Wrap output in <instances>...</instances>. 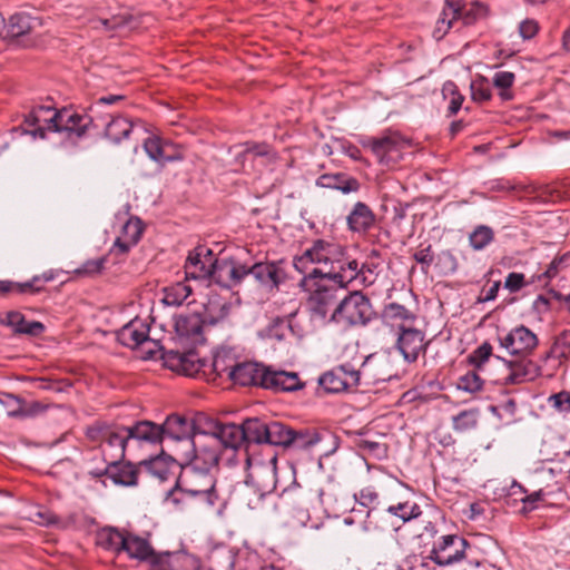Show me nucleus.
Instances as JSON below:
<instances>
[{
    "mask_svg": "<svg viewBox=\"0 0 570 570\" xmlns=\"http://www.w3.org/2000/svg\"><path fill=\"white\" fill-rule=\"evenodd\" d=\"M317 184L322 187L341 190L343 194L355 193L360 189L358 180L344 174L323 175L318 178Z\"/></svg>",
    "mask_w": 570,
    "mask_h": 570,
    "instance_id": "38",
    "label": "nucleus"
},
{
    "mask_svg": "<svg viewBox=\"0 0 570 570\" xmlns=\"http://www.w3.org/2000/svg\"><path fill=\"white\" fill-rule=\"evenodd\" d=\"M220 454L218 440L204 432L195 435L190 448L178 449L176 460L180 465L213 472L218 465Z\"/></svg>",
    "mask_w": 570,
    "mask_h": 570,
    "instance_id": "6",
    "label": "nucleus"
},
{
    "mask_svg": "<svg viewBox=\"0 0 570 570\" xmlns=\"http://www.w3.org/2000/svg\"><path fill=\"white\" fill-rule=\"evenodd\" d=\"M348 228L354 233H366L375 223L372 209L362 202H357L347 218Z\"/></svg>",
    "mask_w": 570,
    "mask_h": 570,
    "instance_id": "30",
    "label": "nucleus"
},
{
    "mask_svg": "<svg viewBox=\"0 0 570 570\" xmlns=\"http://www.w3.org/2000/svg\"><path fill=\"white\" fill-rule=\"evenodd\" d=\"M386 363V358H377L373 355L368 356L363 363L361 370H355L351 364L336 366L318 379L320 386L326 393H340L358 386L361 377H367L374 382L387 381L391 374L376 371V367Z\"/></svg>",
    "mask_w": 570,
    "mask_h": 570,
    "instance_id": "2",
    "label": "nucleus"
},
{
    "mask_svg": "<svg viewBox=\"0 0 570 570\" xmlns=\"http://www.w3.org/2000/svg\"><path fill=\"white\" fill-rule=\"evenodd\" d=\"M268 367L256 362H242L230 372V380L243 386L254 385L264 389Z\"/></svg>",
    "mask_w": 570,
    "mask_h": 570,
    "instance_id": "20",
    "label": "nucleus"
},
{
    "mask_svg": "<svg viewBox=\"0 0 570 570\" xmlns=\"http://www.w3.org/2000/svg\"><path fill=\"white\" fill-rule=\"evenodd\" d=\"M47 409V405L33 401V402H26L22 401L21 403V410L19 417H33L42 413Z\"/></svg>",
    "mask_w": 570,
    "mask_h": 570,
    "instance_id": "62",
    "label": "nucleus"
},
{
    "mask_svg": "<svg viewBox=\"0 0 570 570\" xmlns=\"http://www.w3.org/2000/svg\"><path fill=\"white\" fill-rule=\"evenodd\" d=\"M362 146L370 149L381 165L392 166L403 157V150L409 142L397 132H390L382 137H367Z\"/></svg>",
    "mask_w": 570,
    "mask_h": 570,
    "instance_id": "7",
    "label": "nucleus"
},
{
    "mask_svg": "<svg viewBox=\"0 0 570 570\" xmlns=\"http://www.w3.org/2000/svg\"><path fill=\"white\" fill-rule=\"evenodd\" d=\"M0 403L7 409L9 416L19 417L22 400L10 393L0 394Z\"/></svg>",
    "mask_w": 570,
    "mask_h": 570,
    "instance_id": "57",
    "label": "nucleus"
},
{
    "mask_svg": "<svg viewBox=\"0 0 570 570\" xmlns=\"http://www.w3.org/2000/svg\"><path fill=\"white\" fill-rule=\"evenodd\" d=\"M428 343L424 341V333L420 330L400 325L396 340V348L407 363L415 362L421 354L426 353Z\"/></svg>",
    "mask_w": 570,
    "mask_h": 570,
    "instance_id": "14",
    "label": "nucleus"
},
{
    "mask_svg": "<svg viewBox=\"0 0 570 570\" xmlns=\"http://www.w3.org/2000/svg\"><path fill=\"white\" fill-rule=\"evenodd\" d=\"M0 324L11 327L16 334L38 336L45 331L42 323L38 321L28 322L23 314L18 311H10L0 315Z\"/></svg>",
    "mask_w": 570,
    "mask_h": 570,
    "instance_id": "27",
    "label": "nucleus"
},
{
    "mask_svg": "<svg viewBox=\"0 0 570 570\" xmlns=\"http://www.w3.org/2000/svg\"><path fill=\"white\" fill-rule=\"evenodd\" d=\"M387 512L392 515L399 517L403 521H410L417 518L422 511L416 503L401 502L395 505H390Z\"/></svg>",
    "mask_w": 570,
    "mask_h": 570,
    "instance_id": "50",
    "label": "nucleus"
},
{
    "mask_svg": "<svg viewBox=\"0 0 570 570\" xmlns=\"http://www.w3.org/2000/svg\"><path fill=\"white\" fill-rule=\"evenodd\" d=\"M468 541L455 534L442 535L430 551L429 559L441 567L460 562L465 557Z\"/></svg>",
    "mask_w": 570,
    "mask_h": 570,
    "instance_id": "10",
    "label": "nucleus"
},
{
    "mask_svg": "<svg viewBox=\"0 0 570 570\" xmlns=\"http://www.w3.org/2000/svg\"><path fill=\"white\" fill-rule=\"evenodd\" d=\"M230 153L235 158L234 170L249 173L256 165L265 163V158L269 156V148L267 145L246 144L233 147Z\"/></svg>",
    "mask_w": 570,
    "mask_h": 570,
    "instance_id": "16",
    "label": "nucleus"
},
{
    "mask_svg": "<svg viewBox=\"0 0 570 570\" xmlns=\"http://www.w3.org/2000/svg\"><path fill=\"white\" fill-rule=\"evenodd\" d=\"M246 463L249 469L246 481L261 489L263 493H272L276 488L277 455L271 453L266 462H255L247 455Z\"/></svg>",
    "mask_w": 570,
    "mask_h": 570,
    "instance_id": "12",
    "label": "nucleus"
},
{
    "mask_svg": "<svg viewBox=\"0 0 570 570\" xmlns=\"http://www.w3.org/2000/svg\"><path fill=\"white\" fill-rule=\"evenodd\" d=\"M244 441L253 443H267L268 423L259 419H248L243 425Z\"/></svg>",
    "mask_w": 570,
    "mask_h": 570,
    "instance_id": "42",
    "label": "nucleus"
},
{
    "mask_svg": "<svg viewBox=\"0 0 570 570\" xmlns=\"http://www.w3.org/2000/svg\"><path fill=\"white\" fill-rule=\"evenodd\" d=\"M141 473V468L131 464L130 462L116 461L108 463L105 469L94 470L90 472L94 476L109 478L115 484L122 487H134L138 483V475Z\"/></svg>",
    "mask_w": 570,
    "mask_h": 570,
    "instance_id": "17",
    "label": "nucleus"
},
{
    "mask_svg": "<svg viewBox=\"0 0 570 570\" xmlns=\"http://www.w3.org/2000/svg\"><path fill=\"white\" fill-rule=\"evenodd\" d=\"M383 318L385 322L400 328L401 324L413 322L415 315L401 304L390 303L383 309Z\"/></svg>",
    "mask_w": 570,
    "mask_h": 570,
    "instance_id": "44",
    "label": "nucleus"
},
{
    "mask_svg": "<svg viewBox=\"0 0 570 570\" xmlns=\"http://www.w3.org/2000/svg\"><path fill=\"white\" fill-rule=\"evenodd\" d=\"M295 269L305 275L332 278L341 287H348L363 277V267L344 246L325 239H316L302 255L294 257Z\"/></svg>",
    "mask_w": 570,
    "mask_h": 570,
    "instance_id": "1",
    "label": "nucleus"
},
{
    "mask_svg": "<svg viewBox=\"0 0 570 570\" xmlns=\"http://www.w3.org/2000/svg\"><path fill=\"white\" fill-rule=\"evenodd\" d=\"M528 282H525V277L522 273H509L504 281V288H507L511 293H517L521 288H523Z\"/></svg>",
    "mask_w": 570,
    "mask_h": 570,
    "instance_id": "61",
    "label": "nucleus"
},
{
    "mask_svg": "<svg viewBox=\"0 0 570 570\" xmlns=\"http://www.w3.org/2000/svg\"><path fill=\"white\" fill-rule=\"evenodd\" d=\"M515 76L510 71H498L494 73L492 82L500 90L499 96L502 100H511L512 94L509 89L513 86Z\"/></svg>",
    "mask_w": 570,
    "mask_h": 570,
    "instance_id": "48",
    "label": "nucleus"
},
{
    "mask_svg": "<svg viewBox=\"0 0 570 570\" xmlns=\"http://www.w3.org/2000/svg\"><path fill=\"white\" fill-rule=\"evenodd\" d=\"M237 363L238 362L236 361L235 352L232 347H219L214 353L212 363H209V368H207V371L210 373V381H214L216 377L224 374L230 379V372L235 366H237Z\"/></svg>",
    "mask_w": 570,
    "mask_h": 570,
    "instance_id": "29",
    "label": "nucleus"
},
{
    "mask_svg": "<svg viewBox=\"0 0 570 570\" xmlns=\"http://www.w3.org/2000/svg\"><path fill=\"white\" fill-rule=\"evenodd\" d=\"M374 316L368 297L358 291L344 296L331 313L328 323L336 324L343 330L366 325Z\"/></svg>",
    "mask_w": 570,
    "mask_h": 570,
    "instance_id": "5",
    "label": "nucleus"
},
{
    "mask_svg": "<svg viewBox=\"0 0 570 570\" xmlns=\"http://www.w3.org/2000/svg\"><path fill=\"white\" fill-rule=\"evenodd\" d=\"M479 421V411L475 409L464 410L453 416V429L458 432H466L476 428Z\"/></svg>",
    "mask_w": 570,
    "mask_h": 570,
    "instance_id": "47",
    "label": "nucleus"
},
{
    "mask_svg": "<svg viewBox=\"0 0 570 570\" xmlns=\"http://www.w3.org/2000/svg\"><path fill=\"white\" fill-rule=\"evenodd\" d=\"M175 461L170 458L156 456L140 463L141 472H146L159 481H166L171 475Z\"/></svg>",
    "mask_w": 570,
    "mask_h": 570,
    "instance_id": "35",
    "label": "nucleus"
},
{
    "mask_svg": "<svg viewBox=\"0 0 570 570\" xmlns=\"http://www.w3.org/2000/svg\"><path fill=\"white\" fill-rule=\"evenodd\" d=\"M57 132H67L69 136L81 137L90 122L87 116L79 115L70 109L63 108L56 114Z\"/></svg>",
    "mask_w": 570,
    "mask_h": 570,
    "instance_id": "23",
    "label": "nucleus"
},
{
    "mask_svg": "<svg viewBox=\"0 0 570 570\" xmlns=\"http://www.w3.org/2000/svg\"><path fill=\"white\" fill-rule=\"evenodd\" d=\"M549 404L559 412L570 413V392L562 391L549 397Z\"/></svg>",
    "mask_w": 570,
    "mask_h": 570,
    "instance_id": "60",
    "label": "nucleus"
},
{
    "mask_svg": "<svg viewBox=\"0 0 570 570\" xmlns=\"http://www.w3.org/2000/svg\"><path fill=\"white\" fill-rule=\"evenodd\" d=\"M246 279L253 278L256 283L264 286H276L277 268L271 263H256L248 267L246 265Z\"/></svg>",
    "mask_w": 570,
    "mask_h": 570,
    "instance_id": "37",
    "label": "nucleus"
},
{
    "mask_svg": "<svg viewBox=\"0 0 570 570\" xmlns=\"http://www.w3.org/2000/svg\"><path fill=\"white\" fill-rule=\"evenodd\" d=\"M122 552H126L131 559L141 561L149 559L151 562L153 558L157 557L146 539L132 533L125 534Z\"/></svg>",
    "mask_w": 570,
    "mask_h": 570,
    "instance_id": "32",
    "label": "nucleus"
},
{
    "mask_svg": "<svg viewBox=\"0 0 570 570\" xmlns=\"http://www.w3.org/2000/svg\"><path fill=\"white\" fill-rule=\"evenodd\" d=\"M106 263V258H96L87 261L77 272L79 274L95 275L101 272Z\"/></svg>",
    "mask_w": 570,
    "mask_h": 570,
    "instance_id": "64",
    "label": "nucleus"
},
{
    "mask_svg": "<svg viewBox=\"0 0 570 570\" xmlns=\"http://www.w3.org/2000/svg\"><path fill=\"white\" fill-rule=\"evenodd\" d=\"M98 433L100 436V449L105 462L108 464L121 461L131 443L130 434L127 433V428H104L99 430Z\"/></svg>",
    "mask_w": 570,
    "mask_h": 570,
    "instance_id": "9",
    "label": "nucleus"
},
{
    "mask_svg": "<svg viewBox=\"0 0 570 570\" xmlns=\"http://www.w3.org/2000/svg\"><path fill=\"white\" fill-rule=\"evenodd\" d=\"M500 346L511 355L529 356L538 346L537 335L524 325H519L511 331L499 335Z\"/></svg>",
    "mask_w": 570,
    "mask_h": 570,
    "instance_id": "13",
    "label": "nucleus"
},
{
    "mask_svg": "<svg viewBox=\"0 0 570 570\" xmlns=\"http://www.w3.org/2000/svg\"><path fill=\"white\" fill-rule=\"evenodd\" d=\"M57 110L50 106H39L26 117V124L35 129L30 134L36 138H46L47 131L57 132Z\"/></svg>",
    "mask_w": 570,
    "mask_h": 570,
    "instance_id": "19",
    "label": "nucleus"
},
{
    "mask_svg": "<svg viewBox=\"0 0 570 570\" xmlns=\"http://www.w3.org/2000/svg\"><path fill=\"white\" fill-rule=\"evenodd\" d=\"M151 570H176L174 566V558L170 553L158 554L153 558Z\"/></svg>",
    "mask_w": 570,
    "mask_h": 570,
    "instance_id": "63",
    "label": "nucleus"
},
{
    "mask_svg": "<svg viewBox=\"0 0 570 570\" xmlns=\"http://www.w3.org/2000/svg\"><path fill=\"white\" fill-rule=\"evenodd\" d=\"M148 334V324L142 320L135 318L117 332V340L120 344L130 348L139 347L146 343H151L157 346V343L151 341Z\"/></svg>",
    "mask_w": 570,
    "mask_h": 570,
    "instance_id": "21",
    "label": "nucleus"
},
{
    "mask_svg": "<svg viewBox=\"0 0 570 570\" xmlns=\"http://www.w3.org/2000/svg\"><path fill=\"white\" fill-rule=\"evenodd\" d=\"M168 368L181 375L210 381L209 363L202 358L195 351H169L164 356Z\"/></svg>",
    "mask_w": 570,
    "mask_h": 570,
    "instance_id": "8",
    "label": "nucleus"
},
{
    "mask_svg": "<svg viewBox=\"0 0 570 570\" xmlns=\"http://www.w3.org/2000/svg\"><path fill=\"white\" fill-rule=\"evenodd\" d=\"M160 428L161 442L175 443V453L178 449L185 450L186 448H190L191 442L195 440V438H190L193 430L191 423L179 415L168 416Z\"/></svg>",
    "mask_w": 570,
    "mask_h": 570,
    "instance_id": "15",
    "label": "nucleus"
},
{
    "mask_svg": "<svg viewBox=\"0 0 570 570\" xmlns=\"http://www.w3.org/2000/svg\"><path fill=\"white\" fill-rule=\"evenodd\" d=\"M299 286L307 293L306 306L312 318L325 321L333 309L340 303V292L347 287H341L334 279L326 277H317L313 273L303 276Z\"/></svg>",
    "mask_w": 570,
    "mask_h": 570,
    "instance_id": "4",
    "label": "nucleus"
},
{
    "mask_svg": "<svg viewBox=\"0 0 570 570\" xmlns=\"http://www.w3.org/2000/svg\"><path fill=\"white\" fill-rule=\"evenodd\" d=\"M125 534L115 528H104L97 533V544L105 550L119 554L124 549Z\"/></svg>",
    "mask_w": 570,
    "mask_h": 570,
    "instance_id": "39",
    "label": "nucleus"
},
{
    "mask_svg": "<svg viewBox=\"0 0 570 570\" xmlns=\"http://www.w3.org/2000/svg\"><path fill=\"white\" fill-rule=\"evenodd\" d=\"M235 494L239 504L249 510L262 508L263 500L267 495V493H263L261 489H257L246 480L235 490Z\"/></svg>",
    "mask_w": 570,
    "mask_h": 570,
    "instance_id": "36",
    "label": "nucleus"
},
{
    "mask_svg": "<svg viewBox=\"0 0 570 570\" xmlns=\"http://www.w3.org/2000/svg\"><path fill=\"white\" fill-rule=\"evenodd\" d=\"M356 502L365 508L374 507L379 503V493L373 487H365L358 493L354 494Z\"/></svg>",
    "mask_w": 570,
    "mask_h": 570,
    "instance_id": "59",
    "label": "nucleus"
},
{
    "mask_svg": "<svg viewBox=\"0 0 570 570\" xmlns=\"http://www.w3.org/2000/svg\"><path fill=\"white\" fill-rule=\"evenodd\" d=\"M218 261L215 258L212 249L205 246H198L191 250L186 259L185 281H207L213 279L214 271Z\"/></svg>",
    "mask_w": 570,
    "mask_h": 570,
    "instance_id": "11",
    "label": "nucleus"
},
{
    "mask_svg": "<svg viewBox=\"0 0 570 570\" xmlns=\"http://www.w3.org/2000/svg\"><path fill=\"white\" fill-rule=\"evenodd\" d=\"M464 0H445V4L438 21V32L445 33L458 20L464 9Z\"/></svg>",
    "mask_w": 570,
    "mask_h": 570,
    "instance_id": "40",
    "label": "nucleus"
},
{
    "mask_svg": "<svg viewBox=\"0 0 570 570\" xmlns=\"http://www.w3.org/2000/svg\"><path fill=\"white\" fill-rule=\"evenodd\" d=\"M38 24L37 18H31L26 13H16L9 19L8 30L12 37H20L32 31Z\"/></svg>",
    "mask_w": 570,
    "mask_h": 570,
    "instance_id": "45",
    "label": "nucleus"
},
{
    "mask_svg": "<svg viewBox=\"0 0 570 570\" xmlns=\"http://www.w3.org/2000/svg\"><path fill=\"white\" fill-rule=\"evenodd\" d=\"M471 96L474 101L484 102L491 99L492 92L484 78L472 81Z\"/></svg>",
    "mask_w": 570,
    "mask_h": 570,
    "instance_id": "54",
    "label": "nucleus"
},
{
    "mask_svg": "<svg viewBox=\"0 0 570 570\" xmlns=\"http://www.w3.org/2000/svg\"><path fill=\"white\" fill-rule=\"evenodd\" d=\"M570 258V253L564 254L558 258H554L546 269V272L542 274V276H539L538 279L541 281L544 278L546 281H550L554 278L558 273L567 267L568 261Z\"/></svg>",
    "mask_w": 570,
    "mask_h": 570,
    "instance_id": "55",
    "label": "nucleus"
},
{
    "mask_svg": "<svg viewBox=\"0 0 570 570\" xmlns=\"http://www.w3.org/2000/svg\"><path fill=\"white\" fill-rule=\"evenodd\" d=\"M142 223L137 217H131L122 226L121 234L117 237L111 248V253L125 254L135 246L142 234Z\"/></svg>",
    "mask_w": 570,
    "mask_h": 570,
    "instance_id": "25",
    "label": "nucleus"
},
{
    "mask_svg": "<svg viewBox=\"0 0 570 570\" xmlns=\"http://www.w3.org/2000/svg\"><path fill=\"white\" fill-rule=\"evenodd\" d=\"M246 265L235 259H222L216 264L213 279L225 288H234L246 279Z\"/></svg>",
    "mask_w": 570,
    "mask_h": 570,
    "instance_id": "18",
    "label": "nucleus"
},
{
    "mask_svg": "<svg viewBox=\"0 0 570 570\" xmlns=\"http://www.w3.org/2000/svg\"><path fill=\"white\" fill-rule=\"evenodd\" d=\"M321 441L318 433L312 430L293 431L291 446L297 449H309Z\"/></svg>",
    "mask_w": 570,
    "mask_h": 570,
    "instance_id": "51",
    "label": "nucleus"
},
{
    "mask_svg": "<svg viewBox=\"0 0 570 570\" xmlns=\"http://www.w3.org/2000/svg\"><path fill=\"white\" fill-rule=\"evenodd\" d=\"M509 374L505 376L508 384H520L533 381L541 374V367L529 360L528 356H521L519 360L505 361Z\"/></svg>",
    "mask_w": 570,
    "mask_h": 570,
    "instance_id": "22",
    "label": "nucleus"
},
{
    "mask_svg": "<svg viewBox=\"0 0 570 570\" xmlns=\"http://www.w3.org/2000/svg\"><path fill=\"white\" fill-rule=\"evenodd\" d=\"M144 149L148 157L158 164L180 159V156L176 153L174 145L158 136H149L146 138L144 140Z\"/></svg>",
    "mask_w": 570,
    "mask_h": 570,
    "instance_id": "24",
    "label": "nucleus"
},
{
    "mask_svg": "<svg viewBox=\"0 0 570 570\" xmlns=\"http://www.w3.org/2000/svg\"><path fill=\"white\" fill-rule=\"evenodd\" d=\"M444 99H449V115H455L464 100V97L458 91V87L452 81H446L442 88Z\"/></svg>",
    "mask_w": 570,
    "mask_h": 570,
    "instance_id": "49",
    "label": "nucleus"
},
{
    "mask_svg": "<svg viewBox=\"0 0 570 570\" xmlns=\"http://www.w3.org/2000/svg\"><path fill=\"white\" fill-rule=\"evenodd\" d=\"M205 433L207 436H214L218 440L220 452L223 448L237 449L244 442L242 425L234 423H216L212 431Z\"/></svg>",
    "mask_w": 570,
    "mask_h": 570,
    "instance_id": "26",
    "label": "nucleus"
},
{
    "mask_svg": "<svg viewBox=\"0 0 570 570\" xmlns=\"http://www.w3.org/2000/svg\"><path fill=\"white\" fill-rule=\"evenodd\" d=\"M161 302L167 306H180L193 293V288L186 282H177L163 289Z\"/></svg>",
    "mask_w": 570,
    "mask_h": 570,
    "instance_id": "41",
    "label": "nucleus"
},
{
    "mask_svg": "<svg viewBox=\"0 0 570 570\" xmlns=\"http://www.w3.org/2000/svg\"><path fill=\"white\" fill-rule=\"evenodd\" d=\"M135 124L127 117L114 116L107 122L105 135L115 144H119L122 139L129 138L135 132Z\"/></svg>",
    "mask_w": 570,
    "mask_h": 570,
    "instance_id": "34",
    "label": "nucleus"
},
{
    "mask_svg": "<svg viewBox=\"0 0 570 570\" xmlns=\"http://www.w3.org/2000/svg\"><path fill=\"white\" fill-rule=\"evenodd\" d=\"M215 485L216 480L213 472L181 465V473L176 480V487L168 492L166 501L178 507L190 498L213 507L218 500Z\"/></svg>",
    "mask_w": 570,
    "mask_h": 570,
    "instance_id": "3",
    "label": "nucleus"
},
{
    "mask_svg": "<svg viewBox=\"0 0 570 570\" xmlns=\"http://www.w3.org/2000/svg\"><path fill=\"white\" fill-rule=\"evenodd\" d=\"M175 330L180 337L198 342L202 337L203 321L197 314L180 315L175 321Z\"/></svg>",
    "mask_w": 570,
    "mask_h": 570,
    "instance_id": "33",
    "label": "nucleus"
},
{
    "mask_svg": "<svg viewBox=\"0 0 570 570\" xmlns=\"http://www.w3.org/2000/svg\"><path fill=\"white\" fill-rule=\"evenodd\" d=\"M293 431L285 424L272 421L268 423L267 443L272 445L291 446Z\"/></svg>",
    "mask_w": 570,
    "mask_h": 570,
    "instance_id": "43",
    "label": "nucleus"
},
{
    "mask_svg": "<svg viewBox=\"0 0 570 570\" xmlns=\"http://www.w3.org/2000/svg\"><path fill=\"white\" fill-rule=\"evenodd\" d=\"M488 13L489 8L485 3L480 1H472L464 7L459 19L462 20L463 24L471 26L478 20L485 18Z\"/></svg>",
    "mask_w": 570,
    "mask_h": 570,
    "instance_id": "46",
    "label": "nucleus"
},
{
    "mask_svg": "<svg viewBox=\"0 0 570 570\" xmlns=\"http://www.w3.org/2000/svg\"><path fill=\"white\" fill-rule=\"evenodd\" d=\"M131 442H147L156 444L161 442V428L150 421H140L131 426H126Z\"/></svg>",
    "mask_w": 570,
    "mask_h": 570,
    "instance_id": "31",
    "label": "nucleus"
},
{
    "mask_svg": "<svg viewBox=\"0 0 570 570\" xmlns=\"http://www.w3.org/2000/svg\"><path fill=\"white\" fill-rule=\"evenodd\" d=\"M264 389L274 392H293L303 387L298 375L294 372L276 371L268 367Z\"/></svg>",
    "mask_w": 570,
    "mask_h": 570,
    "instance_id": "28",
    "label": "nucleus"
},
{
    "mask_svg": "<svg viewBox=\"0 0 570 570\" xmlns=\"http://www.w3.org/2000/svg\"><path fill=\"white\" fill-rule=\"evenodd\" d=\"M492 346L489 343H483L469 356V362L475 367L480 368L491 356Z\"/></svg>",
    "mask_w": 570,
    "mask_h": 570,
    "instance_id": "58",
    "label": "nucleus"
},
{
    "mask_svg": "<svg viewBox=\"0 0 570 570\" xmlns=\"http://www.w3.org/2000/svg\"><path fill=\"white\" fill-rule=\"evenodd\" d=\"M413 258L417 264L421 265V271L424 274H428L430 266L433 263L434 255L432 252L431 245H428L425 247L420 246L419 249L414 253Z\"/></svg>",
    "mask_w": 570,
    "mask_h": 570,
    "instance_id": "56",
    "label": "nucleus"
},
{
    "mask_svg": "<svg viewBox=\"0 0 570 570\" xmlns=\"http://www.w3.org/2000/svg\"><path fill=\"white\" fill-rule=\"evenodd\" d=\"M493 239V232L490 227L479 226L474 229V232L470 235V244L476 249L481 250L487 245H489Z\"/></svg>",
    "mask_w": 570,
    "mask_h": 570,
    "instance_id": "52",
    "label": "nucleus"
},
{
    "mask_svg": "<svg viewBox=\"0 0 570 570\" xmlns=\"http://www.w3.org/2000/svg\"><path fill=\"white\" fill-rule=\"evenodd\" d=\"M483 383L479 374L471 371L459 379L458 387L469 393H475L482 390Z\"/></svg>",
    "mask_w": 570,
    "mask_h": 570,
    "instance_id": "53",
    "label": "nucleus"
}]
</instances>
